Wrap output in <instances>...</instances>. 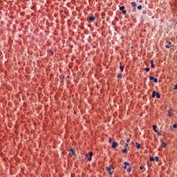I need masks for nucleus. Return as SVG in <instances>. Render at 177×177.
Returning a JSON list of instances; mask_svg holds the SVG:
<instances>
[{"label": "nucleus", "instance_id": "nucleus-1", "mask_svg": "<svg viewBox=\"0 0 177 177\" xmlns=\"http://www.w3.org/2000/svg\"><path fill=\"white\" fill-rule=\"evenodd\" d=\"M95 20H96V17H95L89 15V16L87 17V21H88V23H93V21H95Z\"/></svg>", "mask_w": 177, "mask_h": 177}, {"label": "nucleus", "instance_id": "nucleus-2", "mask_svg": "<svg viewBox=\"0 0 177 177\" xmlns=\"http://www.w3.org/2000/svg\"><path fill=\"white\" fill-rule=\"evenodd\" d=\"M106 169L107 172H109V175H113V174L114 173V171L111 170V165L109 167H106Z\"/></svg>", "mask_w": 177, "mask_h": 177}, {"label": "nucleus", "instance_id": "nucleus-3", "mask_svg": "<svg viewBox=\"0 0 177 177\" xmlns=\"http://www.w3.org/2000/svg\"><path fill=\"white\" fill-rule=\"evenodd\" d=\"M120 10L122 12V15H127V10H125V6L120 7Z\"/></svg>", "mask_w": 177, "mask_h": 177}, {"label": "nucleus", "instance_id": "nucleus-4", "mask_svg": "<svg viewBox=\"0 0 177 177\" xmlns=\"http://www.w3.org/2000/svg\"><path fill=\"white\" fill-rule=\"evenodd\" d=\"M153 129L155 131L156 133H158V136H161V132L158 131V130L157 129V126L153 125Z\"/></svg>", "mask_w": 177, "mask_h": 177}, {"label": "nucleus", "instance_id": "nucleus-5", "mask_svg": "<svg viewBox=\"0 0 177 177\" xmlns=\"http://www.w3.org/2000/svg\"><path fill=\"white\" fill-rule=\"evenodd\" d=\"M149 80L150 81H153L155 84H157V82H158V80L153 76L149 77Z\"/></svg>", "mask_w": 177, "mask_h": 177}, {"label": "nucleus", "instance_id": "nucleus-6", "mask_svg": "<svg viewBox=\"0 0 177 177\" xmlns=\"http://www.w3.org/2000/svg\"><path fill=\"white\" fill-rule=\"evenodd\" d=\"M149 161H157V162H158V157H155V158H153V157H150V158H149Z\"/></svg>", "mask_w": 177, "mask_h": 177}, {"label": "nucleus", "instance_id": "nucleus-7", "mask_svg": "<svg viewBox=\"0 0 177 177\" xmlns=\"http://www.w3.org/2000/svg\"><path fill=\"white\" fill-rule=\"evenodd\" d=\"M113 145L111 146L112 149H116L117 146H118V144L116 142H113Z\"/></svg>", "mask_w": 177, "mask_h": 177}, {"label": "nucleus", "instance_id": "nucleus-8", "mask_svg": "<svg viewBox=\"0 0 177 177\" xmlns=\"http://www.w3.org/2000/svg\"><path fill=\"white\" fill-rule=\"evenodd\" d=\"M93 156V152L91 151L89 153V158H88V161H92V156Z\"/></svg>", "mask_w": 177, "mask_h": 177}, {"label": "nucleus", "instance_id": "nucleus-9", "mask_svg": "<svg viewBox=\"0 0 177 177\" xmlns=\"http://www.w3.org/2000/svg\"><path fill=\"white\" fill-rule=\"evenodd\" d=\"M124 169H127V167H129V162H124Z\"/></svg>", "mask_w": 177, "mask_h": 177}, {"label": "nucleus", "instance_id": "nucleus-10", "mask_svg": "<svg viewBox=\"0 0 177 177\" xmlns=\"http://www.w3.org/2000/svg\"><path fill=\"white\" fill-rule=\"evenodd\" d=\"M161 145L162 146V147H167V142H164V140H161Z\"/></svg>", "mask_w": 177, "mask_h": 177}, {"label": "nucleus", "instance_id": "nucleus-11", "mask_svg": "<svg viewBox=\"0 0 177 177\" xmlns=\"http://www.w3.org/2000/svg\"><path fill=\"white\" fill-rule=\"evenodd\" d=\"M71 156H75V152L74 151V149L73 148L71 149Z\"/></svg>", "mask_w": 177, "mask_h": 177}, {"label": "nucleus", "instance_id": "nucleus-12", "mask_svg": "<svg viewBox=\"0 0 177 177\" xmlns=\"http://www.w3.org/2000/svg\"><path fill=\"white\" fill-rule=\"evenodd\" d=\"M131 6L132 8H136V2L135 1L131 2Z\"/></svg>", "mask_w": 177, "mask_h": 177}, {"label": "nucleus", "instance_id": "nucleus-13", "mask_svg": "<svg viewBox=\"0 0 177 177\" xmlns=\"http://www.w3.org/2000/svg\"><path fill=\"white\" fill-rule=\"evenodd\" d=\"M150 62H151V67L152 68H154V61L153 60H151Z\"/></svg>", "mask_w": 177, "mask_h": 177}, {"label": "nucleus", "instance_id": "nucleus-14", "mask_svg": "<svg viewBox=\"0 0 177 177\" xmlns=\"http://www.w3.org/2000/svg\"><path fill=\"white\" fill-rule=\"evenodd\" d=\"M156 95H157V92H156V91H153L152 92V97H156Z\"/></svg>", "mask_w": 177, "mask_h": 177}, {"label": "nucleus", "instance_id": "nucleus-15", "mask_svg": "<svg viewBox=\"0 0 177 177\" xmlns=\"http://www.w3.org/2000/svg\"><path fill=\"white\" fill-rule=\"evenodd\" d=\"M168 113H169V117H173L174 116V113L172 111H169Z\"/></svg>", "mask_w": 177, "mask_h": 177}, {"label": "nucleus", "instance_id": "nucleus-16", "mask_svg": "<svg viewBox=\"0 0 177 177\" xmlns=\"http://www.w3.org/2000/svg\"><path fill=\"white\" fill-rule=\"evenodd\" d=\"M122 153H128V150H127V148H124L122 150Z\"/></svg>", "mask_w": 177, "mask_h": 177}, {"label": "nucleus", "instance_id": "nucleus-17", "mask_svg": "<svg viewBox=\"0 0 177 177\" xmlns=\"http://www.w3.org/2000/svg\"><path fill=\"white\" fill-rule=\"evenodd\" d=\"M165 48H167V49H169L171 48V42H169V44L166 45Z\"/></svg>", "mask_w": 177, "mask_h": 177}, {"label": "nucleus", "instance_id": "nucleus-18", "mask_svg": "<svg viewBox=\"0 0 177 177\" xmlns=\"http://www.w3.org/2000/svg\"><path fill=\"white\" fill-rule=\"evenodd\" d=\"M124 66H120V70L121 71V73H122V71H124Z\"/></svg>", "mask_w": 177, "mask_h": 177}, {"label": "nucleus", "instance_id": "nucleus-19", "mask_svg": "<svg viewBox=\"0 0 177 177\" xmlns=\"http://www.w3.org/2000/svg\"><path fill=\"white\" fill-rule=\"evenodd\" d=\"M136 148L137 149H140V144L136 142Z\"/></svg>", "mask_w": 177, "mask_h": 177}, {"label": "nucleus", "instance_id": "nucleus-20", "mask_svg": "<svg viewBox=\"0 0 177 177\" xmlns=\"http://www.w3.org/2000/svg\"><path fill=\"white\" fill-rule=\"evenodd\" d=\"M48 53H49V55H50V56H53V51H52V50H48Z\"/></svg>", "mask_w": 177, "mask_h": 177}, {"label": "nucleus", "instance_id": "nucleus-21", "mask_svg": "<svg viewBox=\"0 0 177 177\" xmlns=\"http://www.w3.org/2000/svg\"><path fill=\"white\" fill-rule=\"evenodd\" d=\"M145 71H146L147 73H149V71H150V68H145Z\"/></svg>", "mask_w": 177, "mask_h": 177}, {"label": "nucleus", "instance_id": "nucleus-22", "mask_svg": "<svg viewBox=\"0 0 177 177\" xmlns=\"http://www.w3.org/2000/svg\"><path fill=\"white\" fill-rule=\"evenodd\" d=\"M118 78H122V73H119L118 75Z\"/></svg>", "mask_w": 177, "mask_h": 177}, {"label": "nucleus", "instance_id": "nucleus-23", "mask_svg": "<svg viewBox=\"0 0 177 177\" xmlns=\"http://www.w3.org/2000/svg\"><path fill=\"white\" fill-rule=\"evenodd\" d=\"M156 97H157V99H160V93H156Z\"/></svg>", "mask_w": 177, "mask_h": 177}, {"label": "nucleus", "instance_id": "nucleus-24", "mask_svg": "<svg viewBox=\"0 0 177 177\" xmlns=\"http://www.w3.org/2000/svg\"><path fill=\"white\" fill-rule=\"evenodd\" d=\"M138 10H142V6H138Z\"/></svg>", "mask_w": 177, "mask_h": 177}, {"label": "nucleus", "instance_id": "nucleus-25", "mask_svg": "<svg viewBox=\"0 0 177 177\" xmlns=\"http://www.w3.org/2000/svg\"><path fill=\"white\" fill-rule=\"evenodd\" d=\"M173 128L176 129L177 128V124H173Z\"/></svg>", "mask_w": 177, "mask_h": 177}, {"label": "nucleus", "instance_id": "nucleus-26", "mask_svg": "<svg viewBox=\"0 0 177 177\" xmlns=\"http://www.w3.org/2000/svg\"><path fill=\"white\" fill-rule=\"evenodd\" d=\"M131 171H132V168L130 167L129 169H127V172H131Z\"/></svg>", "mask_w": 177, "mask_h": 177}, {"label": "nucleus", "instance_id": "nucleus-27", "mask_svg": "<svg viewBox=\"0 0 177 177\" xmlns=\"http://www.w3.org/2000/svg\"><path fill=\"white\" fill-rule=\"evenodd\" d=\"M176 89H177V84H176L175 86H174V91H176Z\"/></svg>", "mask_w": 177, "mask_h": 177}, {"label": "nucleus", "instance_id": "nucleus-28", "mask_svg": "<svg viewBox=\"0 0 177 177\" xmlns=\"http://www.w3.org/2000/svg\"><path fill=\"white\" fill-rule=\"evenodd\" d=\"M128 147V143H126L124 145V149H127Z\"/></svg>", "mask_w": 177, "mask_h": 177}, {"label": "nucleus", "instance_id": "nucleus-29", "mask_svg": "<svg viewBox=\"0 0 177 177\" xmlns=\"http://www.w3.org/2000/svg\"><path fill=\"white\" fill-rule=\"evenodd\" d=\"M130 141H131V140H130L129 138H128V139L127 140V143H129Z\"/></svg>", "mask_w": 177, "mask_h": 177}, {"label": "nucleus", "instance_id": "nucleus-30", "mask_svg": "<svg viewBox=\"0 0 177 177\" xmlns=\"http://www.w3.org/2000/svg\"><path fill=\"white\" fill-rule=\"evenodd\" d=\"M143 168H145V167H143V166L140 167V169H143Z\"/></svg>", "mask_w": 177, "mask_h": 177}, {"label": "nucleus", "instance_id": "nucleus-31", "mask_svg": "<svg viewBox=\"0 0 177 177\" xmlns=\"http://www.w3.org/2000/svg\"><path fill=\"white\" fill-rule=\"evenodd\" d=\"M89 156L88 154H86V157H88Z\"/></svg>", "mask_w": 177, "mask_h": 177}]
</instances>
